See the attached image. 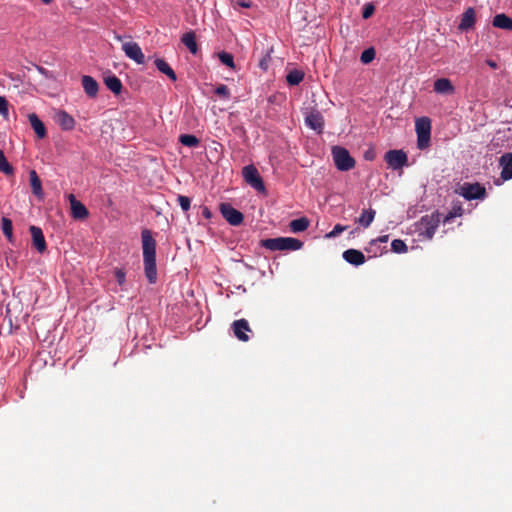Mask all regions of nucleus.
<instances>
[{
    "label": "nucleus",
    "mask_w": 512,
    "mask_h": 512,
    "mask_svg": "<svg viewBox=\"0 0 512 512\" xmlns=\"http://www.w3.org/2000/svg\"><path fill=\"white\" fill-rule=\"evenodd\" d=\"M141 239L145 276L149 283L154 284L157 281L156 241L148 229L142 230Z\"/></svg>",
    "instance_id": "1"
},
{
    "label": "nucleus",
    "mask_w": 512,
    "mask_h": 512,
    "mask_svg": "<svg viewBox=\"0 0 512 512\" xmlns=\"http://www.w3.org/2000/svg\"><path fill=\"white\" fill-rule=\"evenodd\" d=\"M260 246L271 251H296L302 248L303 242L292 237H277L262 239Z\"/></svg>",
    "instance_id": "2"
},
{
    "label": "nucleus",
    "mask_w": 512,
    "mask_h": 512,
    "mask_svg": "<svg viewBox=\"0 0 512 512\" xmlns=\"http://www.w3.org/2000/svg\"><path fill=\"white\" fill-rule=\"evenodd\" d=\"M440 223V214L432 213L430 215L423 216L417 223V230L419 235L424 236L430 240L433 238Z\"/></svg>",
    "instance_id": "3"
},
{
    "label": "nucleus",
    "mask_w": 512,
    "mask_h": 512,
    "mask_svg": "<svg viewBox=\"0 0 512 512\" xmlns=\"http://www.w3.org/2000/svg\"><path fill=\"white\" fill-rule=\"evenodd\" d=\"M417 133V147L421 150L426 149L430 144L431 120L428 117L418 118L415 122Z\"/></svg>",
    "instance_id": "4"
},
{
    "label": "nucleus",
    "mask_w": 512,
    "mask_h": 512,
    "mask_svg": "<svg viewBox=\"0 0 512 512\" xmlns=\"http://www.w3.org/2000/svg\"><path fill=\"white\" fill-rule=\"evenodd\" d=\"M332 156L335 166L340 171H349L355 167V160L351 157L349 151L341 146L332 148Z\"/></svg>",
    "instance_id": "5"
},
{
    "label": "nucleus",
    "mask_w": 512,
    "mask_h": 512,
    "mask_svg": "<svg viewBox=\"0 0 512 512\" xmlns=\"http://www.w3.org/2000/svg\"><path fill=\"white\" fill-rule=\"evenodd\" d=\"M244 180L258 192H265V185L257 168L254 165H247L242 169Z\"/></svg>",
    "instance_id": "6"
},
{
    "label": "nucleus",
    "mask_w": 512,
    "mask_h": 512,
    "mask_svg": "<svg viewBox=\"0 0 512 512\" xmlns=\"http://www.w3.org/2000/svg\"><path fill=\"white\" fill-rule=\"evenodd\" d=\"M220 212L223 216V218L233 226H238L242 224L244 220L243 214L232 207L229 203H221L220 204Z\"/></svg>",
    "instance_id": "7"
},
{
    "label": "nucleus",
    "mask_w": 512,
    "mask_h": 512,
    "mask_svg": "<svg viewBox=\"0 0 512 512\" xmlns=\"http://www.w3.org/2000/svg\"><path fill=\"white\" fill-rule=\"evenodd\" d=\"M384 159L393 170L402 168L407 165L408 161L407 155L403 150H389L386 152Z\"/></svg>",
    "instance_id": "8"
},
{
    "label": "nucleus",
    "mask_w": 512,
    "mask_h": 512,
    "mask_svg": "<svg viewBox=\"0 0 512 512\" xmlns=\"http://www.w3.org/2000/svg\"><path fill=\"white\" fill-rule=\"evenodd\" d=\"M122 50L129 59L135 61L137 64L145 63V55L137 42H123Z\"/></svg>",
    "instance_id": "9"
},
{
    "label": "nucleus",
    "mask_w": 512,
    "mask_h": 512,
    "mask_svg": "<svg viewBox=\"0 0 512 512\" xmlns=\"http://www.w3.org/2000/svg\"><path fill=\"white\" fill-rule=\"evenodd\" d=\"M455 193L461 195L466 200H473L480 198V183L476 182L459 184L455 189Z\"/></svg>",
    "instance_id": "10"
},
{
    "label": "nucleus",
    "mask_w": 512,
    "mask_h": 512,
    "mask_svg": "<svg viewBox=\"0 0 512 512\" xmlns=\"http://www.w3.org/2000/svg\"><path fill=\"white\" fill-rule=\"evenodd\" d=\"M232 330L237 339L243 342H247L249 340V336L246 332H251V328L246 319L235 320L232 323Z\"/></svg>",
    "instance_id": "11"
},
{
    "label": "nucleus",
    "mask_w": 512,
    "mask_h": 512,
    "mask_svg": "<svg viewBox=\"0 0 512 512\" xmlns=\"http://www.w3.org/2000/svg\"><path fill=\"white\" fill-rule=\"evenodd\" d=\"M68 200L71 206V214L75 219H85L88 216L87 208L76 199L74 194H69Z\"/></svg>",
    "instance_id": "12"
},
{
    "label": "nucleus",
    "mask_w": 512,
    "mask_h": 512,
    "mask_svg": "<svg viewBox=\"0 0 512 512\" xmlns=\"http://www.w3.org/2000/svg\"><path fill=\"white\" fill-rule=\"evenodd\" d=\"M501 167L500 178L503 181L512 179V153H505L499 158Z\"/></svg>",
    "instance_id": "13"
},
{
    "label": "nucleus",
    "mask_w": 512,
    "mask_h": 512,
    "mask_svg": "<svg viewBox=\"0 0 512 512\" xmlns=\"http://www.w3.org/2000/svg\"><path fill=\"white\" fill-rule=\"evenodd\" d=\"M29 230L32 236V243L35 249L39 253L45 252L47 245L41 228L32 225L30 226Z\"/></svg>",
    "instance_id": "14"
},
{
    "label": "nucleus",
    "mask_w": 512,
    "mask_h": 512,
    "mask_svg": "<svg viewBox=\"0 0 512 512\" xmlns=\"http://www.w3.org/2000/svg\"><path fill=\"white\" fill-rule=\"evenodd\" d=\"M81 83L84 92L89 98H95L98 95L99 84L93 77L84 75L81 78Z\"/></svg>",
    "instance_id": "15"
},
{
    "label": "nucleus",
    "mask_w": 512,
    "mask_h": 512,
    "mask_svg": "<svg viewBox=\"0 0 512 512\" xmlns=\"http://www.w3.org/2000/svg\"><path fill=\"white\" fill-rule=\"evenodd\" d=\"M305 123L311 129L321 133L324 126V118L320 112L314 111L306 116Z\"/></svg>",
    "instance_id": "16"
},
{
    "label": "nucleus",
    "mask_w": 512,
    "mask_h": 512,
    "mask_svg": "<svg viewBox=\"0 0 512 512\" xmlns=\"http://www.w3.org/2000/svg\"><path fill=\"white\" fill-rule=\"evenodd\" d=\"M434 91L438 94L452 95L455 88L448 78H439L434 82Z\"/></svg>",
    "instance_id": "17"
},
{
    "label": "nucleus",
    "mask_w": 512,
    "mask_h": 512,
    "mask_svg": "<svg viewBox=\"0 0 512 512\" xmlns=\"http://www.w3.org/2000/svg\"><path fill=\"white\" fill-rule=\"evenodd\" d=\"M343 258L346 262L359 266L365 262V256L360 250L348 249L343 252Z\"/></svg>",
    "instance_id": "18"
},
{
    "label": "nucleus",
    "mask_w": 512,
    "mask_h": 512,
    "mask_svg": "<svg viewBox=\"0 0 512 512\" xmlns=\"http://www.w3.org/2000/svg\"><path fill=\"white\" fill-rule=\"evenodd\" d=\"M56 122L63 130H72L75 126L74 118L64 110L57 112Z\"/></svg>",
    "instance_id": "19"
},
{
    "label": "nucleus",
    "mask_w": 512,
    "mask_h": 512,
    "mask_svg": "<svg viewBox=\"0 0 512 512\" xmlns=\"http://www.w3.org/2000/svg\"><path fill=\"white\" fill-rule=\"evenodd\" d=\"M28 119L30 122V125L32 126L33 130L35 131L38 138L43 139L47 135L46 128L43 124V122L39 119V117L35 113H31L28 115Z\"/></svg>",
    "instance_id": "20"
},
{
    "label": "nucleus",
    "mask_w": 512,
    "mask_h": 512,
    "mask_svg": "<svg viewBox=\"0 0 512 512\" xmlns=\"http://www.w3.org/2000/svg\"><path fill=\"white\" fill-rule=\"evenodd\" d=\"M475 23V11L473 8H468L462 15L459 29L462 31L468 30Z\"/></svg>",
    "instance_id": "21"
},
{
    "label": "nucleus",
    "mask_w": 512,
    "mask_h": 512,
    "mask_svg": "<svg viewBox=\"0 0 512 512\" xmlns=\"http://www.w3.org/2000/svg\"><path fill=\"white\" fill-rule=\"evenodd\" d=\"M154 63H155V66L157 67V69L161 73L165 74L169 79H171L174 82L177 80L176 73L164 59L157 58L154 61Z\"/></svg>",
    "instance_id": "22"
},
{
    "label": "nucleus",
    "mask_w": 512,
    "mask_h": 512,
    "mask_svg": "<svg viewBox=\"0 0 512 512\" xmlns=\"http://www.w3.org/2000/svg\"><path fill=\"white\" fill-rule=\"evenodd\" d=\"M493 26L507 31H512V18L506 14H497L493 18Z\"/></svg>",
    "instance_id": "23"
},
{
    "label": "nucleus",
    "mask_w": 512,
    "mask_h": 512,
    "mask_svg": "<svg viewBox=\"0 0 512 512\" xmlns=\"http://www.w3.org/2000/svg\"><path fill=\"white\" fill-rule=\"evenodd\" d=\"M104 83L114 94L119 95L121 93L123 86L121 80L117 76L111 75L105 77Z\"/></svg>",
    "instance_id": "24"
},
{
    "label": "nucleus",
    "mask_w": 512,
    "mask_h": 512,
    "mask_svg": "<svg viewBox=\"0 0 512 512\" xmlns=\"http://www.w3.org/2000/svg\"><path fill=\"white\" fill-rule=\"evenodd\" d=\"M182 43L189 49L192 54H196L198 51V46L196 43V36L193 31H189L183 34L181 38Z\"/></svg>",
    "instance_id": "25"
},
{
    "label": "nucleus",
    "mask_w": 512,
    "mask_h": 512,
    "mask_svg": "<svg viewBox=\"0 0 512 512\" xmlns=\"http://www.w3.org/2000/svg\"><path fill=\"white\" fill-rule=\"evenodd\" d=\"M310 225V221L306 217L294 219L289 223V228L294 233L305 231Z\"/></svg>",
    "instance_id": "26"
},
{
    "label": "nucleus",
    "mask_w": 512,
    "mask_h": 512,
    "mask_svg": "<svg viewBox=\"0 0 512 512\" xmlns=\"http://www.w3.org/2000/svg\"><path fill=\"white\" fill-rule=\"evenodd\" d=\"M376 211L372 208L365 209L362 211L360 217L357 219V223H359L361 226L367 228L371 225L375 218Z\"/></svg>",
    "instance_id": "27"
},
{
    "label": "nucleus",
    "mask_w": 512,
    "mask_h": 512,
    "mask_svg": "<svg viewBox=\"0 0 512 512\" xmlns=\"http://www.w3.org/2000/svg\"><path fill=\"white\" fill-rule=\"evenodd\" d=\"M29 176H30V185H31L33 194H35L36 196H41L42 195V184H41V180L38 177L36 171L31 170L29 173Z\"/></svg>",
    "instance_id": "28"
},
{
    "label": "nucleus",
    "mask_w": 512,
    "mask_h": 512,
    "mask_svg": "<svg viewBox=\"0 0 512 512\" xmlns=\"http://www.w3.org/2000/svg\"><path fill=\"white\" fill-rule=\"evenodd\" d=\"M1 225H2V232L5 235V237L8 239L9 242H13V224L12 221L7 218L3 217L1 219Z\"/></svg>",
    "instance_id": "29"
},
{
    "label": "nucleus",
    "mask_w": 512,
    "mask_h": 512,
    "mask_svg": "<svg viewBox=\"0 0 512 512\" xmlns=\"http://www.w3.org/2000/svg\"><path fill=\"white\" fill-rule=\"evenodd\" d=\"M179 142L187 147H197L200 143L199 139L192 134H182L179 137Z\"/></svg>",
    "instance_id": "30"
},
{
    "label": "nucleus",
    "mask_w": 512,
    "mask_h": 512,
    "mask_svg": "<svg viewBox=\"0 0 512 512\" xmlns=\"http://www.w3.org/2000/svg\"><path fill=\"white\" fill-rule=\"evenodd\" d=\"M0 172L4 173L5 175H13L14 173L13 166L7 161V158L5 157L2 150H0Z\"/></svg>",
    "instance_id": "31"
},
{
    "label": "nucleus",
    "mask_w": 512,
    "mask_h": 512,
    "mask_svg": "<svg viewBox=\"0 0 512 512\" xmlns=\"http://www.w3.org/2000/svg\"><path fill=\"white\" fill-rule=\"evenodd\" d=\"M304 78L303 72L299 70L290 71L286 76V81L289 85H298Z\"/></svg>",
    "instance_id": "32"
},
{
    "label": "nucleus",
    "mask_w": 512,
    "mask_h": 512,
    "mask_svg": "<svg viewBox=\"0 0 512 512\" xmlns=\"http://www.w3.org/2000/svg\"><path fill=\"white\" fill-rule=\"evenodd\" d=\"M218 58L224 65L228 66L229 68L235 67L234 58L232 54L222 51L218 54Z\"/></svg>",
    "instance_id": "33"
},
{
    "label": "nucleus",
    "mask_w": 512,
    "mask_h": 512,
    "mask_svg": "<svg viewBox=\"0 0 512 512\" xmlns=\"http://www.w3.org/2000/svg\"><path fill=\"white\" fill-rule=\"evenodd\" d=\"M375 55H376V52H375L374 48H372V47L367 48L362 52V54L360 56V60L363 64H368L371 61H373V59L375 58Z\"/></svg>",
    "instance_id": "34"
},
{
    "label": "nucleus",
    "mask_w": 512,
    "mask_h": 512,
    "mask_svg": "<svg viewBox=\"0 0 512 512\" xmlns=\"http://www.w3.org/2000/svg\"><path fill=\"white\" fill-rule=\"evenodd\" d=\"M391 249L395 253H405L408 250L407 245L401 239L393 240L391 243Z\"/></svg>",
    "instance_id": "35"
},
{
    "label": "nucleus",
    "mask_w": 512,
    "mask_h": 512,
    "mask_svg": "<svg viewBox=\"0 0 512 512\" xmlns=\"http://www.w3.org/2000/svg\"><path fill=\"white\" fill-rule=\"evenodd\" d=\"M215 93L219 97L224 98V99H229V97H230V91H229L228 87L224 84H220L219 86H217V88L215 89Z\"/></svg>",
    "instance_id": "36"
},
{
    "label": "nucleus",
    "mask_w": 512,
    "mask_h": 512,
    "mask_svg": "<svg viewBox=\"0 0 512 512\" xmlns=\"http://www.w3.org/2000/svg\"><path fill=\"white\" fill-rule=\"evenodd\" d=\"M177 201L182 208L183 211H188L190 209L191 200L187 196L179 195Z\"/></svg>",
    "instance_id": "37"
},
{
    "label": "nucleus",
    "mask_w": 512,
    "mask_h": 512,
    "mask_svg": "<svg viewBox=\"0 0 512 512\" xmlns=\"http://www.w3.org/2000/svg\"><path fill=\"white\" fill-rule=\"evenodd\" d=\"M388 240H389V235H382L376 239L371 240L369 243L370 247L367 249V251L372 252L373 251L372 248L375 247L378 243H386V242H388Z\"/></svg>",
    "instance_id": "38"
},
{
    "label": "nucleus",
    "mask_w": 512,
    "mask_h": 512,
    "mask_svg": "<svg viewBox=\"0 0 512 512\" xmlns=\"http://www.w3.org/2000/svg\"><path fill=\"white\" fill-rule=\"evenodd\" d=\"M346 229H347V226H343V225L337 224V225L334 226L333 230L330 231L327 234V237L328 238H335L339 234H341L343 231H345Z\"/></svg>",
    "instance_id": "39"
},
{
    "label": "nucleus",
    "mask_w": 512,
    "mask_h": 512,
    "mask_svg": "<svg viewBox=\"0 0 512 512\" xmlns=\"http://www.w3.org/2000/svg\"><path fill=\"white\" fill-rule=\"evenodd\" d=\"M374 11H375L374 5L372 3H368L363 8L362 17L364 19H368L373 15Z\"/></svg>",
    "instance_id": "40"
},
{
    "label": "nucleus",
    "mask_w": 512,
    "mask_h": 512,
    "mask_svg": "<svg viewBox=\"0 0 512 512\" xmlns=\"http://www.w3.org/2000/svg\"><path fill=\"white\" fill-rule=\"evenodd\" d=\"M9 114L8 101L5 97L0 96V115L7 117Z\"/></svg>",
    "instance_id": "41"
},
{
    "label": "nucleus",
    "mask_w": 512,
    "mask_h": 512,
    "mask_svg": "<svg viewBox=\"0 0 512 512\" xmlns=\"http://www.w3.org/2000/svg\"><path fill=\"white\" fill-rule=\"evenodd\" d=\"M114 276L120 286H122L125 283L126 273L123 269H115Z\"/></svg>",
    "instance_id": "42"
},
{
    "label": "nucleus",
    "mask_w": 512,
    "mask_h": 512,
    "mask_svg": "<svg viewBox=\"0 0 512 512\" xmlns=\"http://www.w3.org/2000/svg\"><path fill=\"white\" fill-rule=\"evenodd\" d=\"M461 214H462V208H461V207H458L457 209H456V208H453V211L449 212V213L445 216V218H444L443 222H444V223H447V222H449V221H450V219H452V218H454V217H456V216H460Z\"/></svg>",
    "instance_id": "43"
},
{
    "label": "nucleus",
    "mask_w": 512,
    "mask_h": 512,
    "mask_svg": "<svg viewBox=\"0 0 512 512\" xmlns=\"http://www.w3.org/2000/svg\"><path fill=\"white\" fill-rule=\"evenodd\" d=\"M270 60V56L269 54H267L265 57H263L260 62H259V66L266 70L268 68V61Z\"/></svg>",
    "instance_id": "44"
},
{
    "label": "nucleus",
    "mask_w": 512,
    "mask_h": 512,
    "mask_svg": "<svg viewBox=\"0 0 512 512\" xmlns=\"http://www.w3.org/2000/svg\"><path fill=\"white\" fill-rule=\"evenodd\" d=\"M236 4L243 8H250L252 6L251 0H236Z\"/></svg>",
    "instance_id": "45"
},
{
    "label": "nucleus",
    "mask_w": 512,
    "mask_h": 512,
    "mask_svg": "<svg viewBox=\"0 0 512 512\" xmlns=\"http://www.w3.org/2000/svg\"><path fill=\"white\" fill-rule=\"evenodd\" d=\"M37 70L40 74H42L43 76L47 77V78H52V74L47 70L45 69L44 67H41V66H37Z\"/></svg>",
    "instance_id": "46"
},
{
    "label": "nucleus",
    "mask_w": 512,
    "mask_h": 512,
    "mask_svg": "<svg viewBox=\"0 0 512 512\" xmlns=\"http://www.w3.org/2000/svg\"><path fill=\"white\" fill-rule=\"evenodd\" d=\"M211 215H212V214H211L210 210H209L207 207H204V208H203V216H204L205 218L209 219V218H211Z\"/></svg>",
    "instance_id": "47"
},
{
    "label": "nucleus",
    "mask_w": 512,
    "mask_h": 512,
    "mask_svg": "<svg viewBox=\"0 0 512 512\" xmlns=\"http://www.w3.org/2000/svg\"><path fill=\"white\" fill-rule=\"evenodd\" d=\"M486 63L491 67V68H496L497 67V64L492 61V60H487Z\"/></svg>",
    "instance_id": "48"
},
{
    "label": "nucleus",
    "mask_w": 512,
    "mask_h": 512,
    "mask_svg": "<svg viewBox=\"0 0 512 512\" xmlns=\"http://www.w3.org/2000/svg\"><path fill=\"white\" fill-rule=\"evenodd\" d=\"M481 193H482V200H483L485 198V196H486V189H485L484 186H482Z\"/></svg>",
    "instance_id": "49"
},
{
    "label": "nucleus",
    "mask_w": 512,
    "mask_h": 512,
    "mask_svg": "<svg viewBox=\"0 0 512 512\" xmlns=\"http://www.w3.org/2000/svg\"><path fill=\"white\" fill-rule=\"evenodd\" d=\"M115 39L118 40V41H122L123 40V37L121 35H116L115 36Z\"/></svg>",
    "instance_id": "50"
},
{
    "label": "nucleus",
    "mask_w": 512,
    "mask_h": 512,
    "mask_svg": "<svg viewBox=\"0 0 512 512\" xmlns=\"http://www.w3.org/2000/svg\"><path fill=\"white\" fill-rule=\"evenodd\" d=\"M365 159L372 160L371 154H366Z\"/></svg>",
    "instance_id": "51"
},
{
    "label": "nucleus",
    "mask_w": 512,
    "mask_h": 512,
    "mask_svg": "<svg viewBox=\"0 0 512 512\" xmlns=\"http://www.w3.org/2000/svg\"><path fill=\"white\" fill-rule=\"evenodd\" d=\"M365 159L372 160L371 154H366Z\"/></svg>",
    "instance_id": "52"
},
{
    "label": "nucleus",
    "mask_w": 512,
    "mask_h": 512,
    "mask_svg": "<svg viewBox=\"0 0 512 512\" xmlns=\"http://www.w3.org/2000/svg\"><path fill=\"white\" fill-rule=\"evenodd\" d=\"M44 4H50L53 0H42Z\"/></svg>",
    "instance_id": "53"
},
{
    "label": "nucleus",
    "mask_w": 512,
    "mask_h": 512,
    "mask_svg": "<svg viewBox=\"0 0 512 512\" xmlns=\"http://www.w3.org/2000/svg\"><path fill=\"white\" fill-rule=\"evenodd\" d=\"M495 183H496L497 185H499V184H500V180H499V179H497V180L495 181Z\"/></svg>",
    "instance_id": "54"
}]
</instances>
